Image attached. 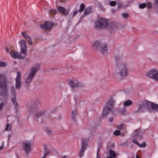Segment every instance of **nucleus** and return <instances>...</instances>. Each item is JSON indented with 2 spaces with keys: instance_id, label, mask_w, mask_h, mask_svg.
Listing matches in <instances>:
<instances>
[{
  "instance_id": "obj_1",
  "label": "nucleus",
  "mask_w": 158,
  "mask_h": 158,
  "mask_svg": "<svg viewBox=\"0 0 158 158\" xmlns=\"http://www.w3.org/2000/svg\"><path fill=\"white\" fill-rule=\"evenodd\" d=\"M8 78L6 73H0V95L4 98L7 97Z\"/></svg>"
},
{
  "instance_id": "obj_2",
  "label": "nucleus",
  "mask_w": 158,
  "mask_h": 158,
  "mask_svg": "<svg viewBox=\"0 0 158 158\" xmlns=\"http://www.w3.org/2000/svg\"><path fill=\"white\" fill-rule=\"evenodd\" d=\"M127 63L126 60H119L117 65V69L118 71L117 73L121 76H126L127 75Z\"/></svg>"
},
{
  "instance_id": "obj_3",
  "label": "nucleus",
  "mask_w": 158,
  "mask_h": 158,
  "mask_svg": "<svg viewBox=\"0 0 158 158\" xmlns=\"http://www.w3.org/2000/svg\"><path fill=\"white\" fill-rule=\"evenodd\" d=\"M115 101L113 99H111L107 101L103 107L102 114L101 118H102L106 117L107 115L111 111L113 106L115 105Z\"/></svg>"
},
{
  "instance_id": "obj_4",
  "label": "nucleus",
  "mask_w": 158,
  "mask_h": 158,
  "mask_svg": "<svg viewBox=\"0 0 158 158\" xmlns=\"http://www.w3.org/2000/svg\"><path fill=\"white\" fill-rule=\"evenodd\" d=\"M40 66V64H36L35 67H33L31 69V72L26 77L25 80L26 84L29 85L31 83L36 73L39 69Z\"/></svg>"
},
{
  "instance_id": "obj_5",
  "label": "nucleus",
  "mask_w": 158,
  "mask_h": 158,
  "mask_svg": "<svg viewBox=\"0 0 158 158\" xmlns=\"http://www.w3.org/2000/svg\"><path fill=\"white\" fill-rule=\"evenodd\" d=\"M84 86V84L82 82H80L74 78L70 80V86L71 90L73 92L76 91L78 88L82 87Z\"/></svg>"
},
{
  "instance_id": "obj_6",
  "label": "nucleus",
  "mask_w": 158,
  "mask_h": 158,
  "mask_svg": "<svg viewBox=\"0 0 158 158\" xmlns=\"http://www.w3.org/2000/svg\"><path fill=\"white\" fill-rule=\"evenodd\" d=\"M108 25L107 20L102 18H99L95 23V28L97 29L105 28Z\"/></svg>"
},
{
  "instance_id": "obj_7",
  "label": "nucleus",
  "mask_w": 158,
  "mask_h": 158,
  "mask_svg": "<svg viewBox=\"0 0 158 158\" xmlns=\"http://www.w3.org/2000/svg\"><path fill=\"white\" fill-rule=\"evenodd\" d=\"M29 113H33L35 115V120L38 119L41 116H44L46 112L44 110H41L36 107H31L29 111Z\"/></svg>"
},
{
  "instance_id": "obj_8",
  "label": "nucleus",
  "mask_w": 158,
  "mask_h": 158,
  "mask_svg": "<svg viewBox=\"0 0 158 158\" xmlns=\"http://www.w3.org/2000/svg\"><path fill=\"white\" fill-rule=\"evenodd\" d=\"M137 105L139 106L137 110L135 111L134 114H137L139 113L143 112L146 110H148V101L139 102L137 103Z\"/></svg>"
},
{
  "instance_id": "obj_9",
  "label": "nucleus",
  "mask_w": 158,
  "mask_h": 158,
  "mask_svg": "<svg viewBox=\"0 0 158 158\" xmlns=\"http://www.w3.org/2000/svg\"><path fill=\"white\" fill-rule=\"evenodd\" d=\"M21 54L17 52L12 50L10 52V54L11 56L15 59H23L25 58L26 55L25 53H22L21 51Z\"/></svg>"
},
{
  "instance_id": "obj_10",
  "label": "nucleus",
  "mask_w": 158,
  "mask_h": 158,
  "mask_svg": "<svg viewBox=\"0 0 158 158\" xmlns=\"http://www.w3.org/2000/svg\"><path fill=\"white\" fill-rule=\"evenodd\" d=\"M10 93L13 97L11 98V100L14 105L15 110L17 111L18 109V105L16 101V93H15V88L13 87H11L10 89Z\"/></svg>"
},
{
  "instance_id": "obj_11",
  "label": "nucleus",
  "mask_w": 158,
  "mask_h": 158,
  "mask_svg": "<svg viewBox=\"0 0 158 158\" xmlns=\"http://www.w3.org/2000/svg\"><path fill=\"white\" fill-rule=\"evenodd\" d=\"M148 77L154 79L156 81H158V71L155 69L150 70L147 74Z\"/></svg>"
},
{
  "instance_id": "obj_12",
  "label": "nucleus",
  "mask_w": 158,
  "mask_h": 158,
  "mask_svg": "<svg viewBox=\"0 0 158 158\" xmlns=\"http://www.w3.org/2000/svg\"><path fill=\"white\" fill-rule=\"evenodd\" d=\"M54 23L50 21H46L40 25L41 28L44 31L50 30L53 27Z\"/></svg>"
},
{
  "instance_id": "obj_13",
  "label": "nucleus",
  "mask_w": 158,
  "mask_h": 158,
  "mask_svg": "<svg viewBox=\"0 0 158 158\" xmlns=\"http://www.w3.org/2000/svg\"><path fill=\"white\" fill-rule=\"evenodd\" d=\"M23 148L27 154L30 152L31 148V142L29 141H24L23 142Z\"/></svg>"
},
{
  "instance_id": "obj_14",
  "label": "nucleus",
  "mask_w": 158,
  "mask_h": 158,
  "mask_svg": "<svg viewBox=\"0 0 158 158\" xmlns=\"http://www.w3.org/2000/svg\"><path fill=\"white\" fill-rule=\"evenodd\" d=\"M87 143V141L85 139L82 140L81 147L79 154L80 158L83 155L84 152L85 150Z\"/></svg>"
},
{
  "instance_id": "obj_15",
  "label": "nucleus",
  "mask_w": 158,
  "mask_h": 158,
  "mask_svg": "<svg viewBox=\"0 0 158 158\" xmlns=\"http://www.w3.org/2000/svg\"><path fill=\"white\" fill-rule=\"evenodd\" d=\"M21 73L18 72L15 79V87L17 89H19L21 85Z\"/></svg>"
},
{
  "instance_id": "obj_16",
  "label": "nucleus",
  "mask_w": 158,
  "mask_h": 158,
  "mask_svg": "<svg viewBox=\"0 0 158 158\" xmlns=\"http://www.w3.org/2000/svg\"><path fill=\"white\" fill-rule=\"evenodd\" d=\"M19 43L21 45V52L22 53H25L27 54V46L26 45V42L24 40H20L19 41Z\"/></svg>"
},
{
  "instance_id": "obj_17",
  "label": "nucleus",
  "mask_w": 158,
  "mask_h": 158,
  "mask_svg": "<svg viewBox=\"0 0 158 158\" xmlns=\"http://www.w3.org/2000/svg\"><path fill=\"white\" fill-rule=\"evenodd\" d=\"M142 137V135L139 131V130L136 129L132 134V138H136L137 139H141Z\"/></svg>"
},
{
  "instance_id": "obj_18",
  "label": "nucleus",
  "mask_w": 158,
  "mask_h": 158,
  "mask_svg": "<svg viewBox=\"0 0 158 158\" xmlns=\"http://www.w3.org/2000/svg\"><path fill=\"white\" fill-rule=\"evenodd\" d=\"M147 105L148 106V110L151 107L153 110L158 111V105L148 101V104Z\"/></svg>"
},
{
  "instance_id": "obj_19",
  "label": "nucleus",
  "mask_w": 158,
  "mask_h": 158,
  "mask_svg": "<svg viewBox=\"0 0 158 158\" xmlns=\"http://www.w3.org/2000/svg\"><path fill=\"white\" fill-rule=\"evenodd\" d=\"M107 45L105 43L102 44L101 45V48L99 50H100L102 52L103 54H106L108 52V50L107 49Z\"/></svg>"
},
{
  "instance_id": "obj_20",
  "label": "nucleus",
  "mask_w": 158,
  "mask_h": 158,
  "mask_svg": "<svg viewBox=\"0 0 158 158\" xmlns=\"http://www.w3.org/2000/svg\"><path fill=\"white\" fill-rule=\"evenodd\" d=\"M102 44L99 41H95L93 44L94 48L97 50H99L101 48V45H102Z\"/></svg>"
},
{
  "instance_id": "obj_21",
  "label": "nucleus",
  "mask_w": 158,
  "mask_h": 158,
  "mask_svg": "<svg viewBox=\"0 0 158 158\" xmlns=\"http://www.w3.org/2000/svg\"><path fill=\"white\" fill-rule=\"evenodd\" d=\"M57 9L59 12H61L64 15H67L68 13L66 11L64 7L61 6H60L58 7Z\"/></svg>"
},
{
  "instance_id": "obj_22",
  "label": "nucleus",
  "mask_w": 158,
  "mask_h": 158,
  "mask_svg": "<svg viewBox=\"0 0 158 158\" xmlns=\"http://www.w3.org/2000/svg\"><path fill=\"white\" fill-rule=\"evenodd\" d=\"M77 110H74L72 111L71 118L74 123H75L76 120V118L77 114Z\"/></svg>"
},
{
  "instance_id": "obj_23",
  "label": "nucleus",
  "mask_w": 158,
  "mask_h": 158,
  "mask_svg": "<svg viewBox=\"0 0 158 158\" xmlns=\"http://www.w3.org/2000/svg\"><path fill=\"white\" fill-rule=\"evenodd\" d=\"M133 103L132 102L131 100H127L123 103V105L124 107L126 108L130 106Z\"/></svg>"
},
{
  "instance_id": "obj_24",
  "label": "nucleus",
  "mask_w": 158,
  "mask_h": 158,
  "mask_svg": "<svg viewBox=\"0 0 158 158\" xmlns=\"http://www.w3.org/2000/svg\"><path fill=\"white\" fill-rule=\"evenodd\" d=\"M44 149L45 151V152L44 153V156L42 157V158H46L47 155L50 153V152H49L48 150V148H47V146L46 145H44Z\"/></svg>"
},
{
  "instance_id": "obj_25",
  "label": "nucleus",
  "mask_w": 158,
  "mask_h": 158,
  "mask_svg": "<svg viewBox=\"0 0 158 158\" xmlns=\"http://www.w3.org/2000/svg\"><path fill=\"white\" fill-rule=\"evenodd\" d=\"M92 11L90 7H88L86 8L84 11V15H89Z\"/></svg>"
},
{
  "instance_id": "obj_26",
  "label": "nucleus",
  "mask_w": 158,
  "mask_h": 158,
  "mask_svg": "<svg viewBox=\"0 0 158 158\" xmlns=\"http://www.w3.org/2000/svg\"><path fill=\"white\" fill-rule=\"evenodd\" d=\"M85 8V4L83 3H82L81 4L80 7V9L79 10V11L80 12H82L84 9Z\"/></svg>"
},
{
  "instance_id": "obj_27",
  "label": "nucleus",
  "mask_w": 158,
  "mask_h": 158,
  "mask_svg": "<svg viewBox=\"0 0 158 158\" xmlns=\"http://www.w3.org/2000/svg\"><path fill=\"white\" fill-rule=\"evenodd\" d=\"M23 35L24 37L26 39H29L31 38L30 36L27 35L26 32H23Z\"/></svg>"
},
{
  "instance_id": "obj_28",
  "label": "nucleus",
  "mask_w": 158,
  "mask_h": 158,
  "mask_svg": "<svg viewBox=\"0 0 158 158\" xmlns=\"http://www.w3.org/2000/svg\"><path fill=\"white\" fill-rule=\"evenodd\" d=\"M147 6L146 3L140 4L139 5V7L140 9H143L145 7Z\"/></svg>"
},
{
  "instance_id": "obj_29",
  "label": "nucleus",
  "mask_w": 158,
  "mask_h": 158,
  "mask_svg": "<svg viewBox=\"0 0 158 158\" xmlns=\"http://www.w3.org/2000/svg\"><path fill=\"white\" fill-rule=\"evenodd\" d=\"M79 96L77 95H75L74 96V99L75 101V103H77L78 102Z\"/></svg>"
},
{
  "instance_id": "obj_30",
  "label": "nucleus",
  "mask_w": 158,
  "mask_h": 158,
  "mask_svg": "<svg viewBox=\"0 0 158 158\" xmlns=\"http://www.w3.org/2000/svg\"><path fill=\"white\" fill-rule=\"evenodd\" d=\"M117 2H116L114 1H111L109 2V4L111 6H114L117 4Z\"/></svg>"
},
{
  "instance_id": "obj_31",
  "label": "nucleus",
  "mask_w": 158,
  "mask_h": 158,
  "mask_svg": "<svg viewBox=\"0 0 158 158\" xmlns=\"http://www.w3.org/2000/svg\"><path fill=\"white\" fill-rule=\"evenodd\" d=\"M117 3L118 4V8H120L122 7V4L121 1H117Z\"/></svg>"
},
{
  "instance_id": "obj_32",
  "label": "nucleus",
  "mask_w": 158,
  "mask_h": 158,
  "mask_svg": "<svg viewBox=\"0 0 158 158\" xmlns=\"http://www.w3.org/2000/svg\"><path fill=\"white\" fill-rule=\"evenodd\" d=\"M138 146L140 148H144L146 146V143L145 142H143L141 144L139 143Z\"/></svg>"
},
{
  "instance_id": "obj_33",
  "label": "nucleus",
  "mask_w": 158,
  "mask_h": 158,
  "mask_svg": "<svg viewBox=\"0 0 158 158\" xmlns=\"http://www.w3.org/2000/svg\"><path fill=\"white\" fill-rule=\"evenodd\" d=\"M6 65V64L5 62L2 61H0V67H5Z\"/></svg>"
},
{
  "instance_id": "obj_34",
  "label": "nucleus",
  "mask_w": 158,
  "mask_h": 158,
  "mask_svg": "<svg viewBox=\"0 0 158 158\" xmlns=\"http://www.w3.org/2000/svg\"><path fill=\"white\" fill-rule=\"evenodd\" d=\"M117 128L120 130H123L124 129L123 125L122 124L117 126Z\"/></svg>"
},
{
  "instance_id": "obj_35",
  "label": "nucleus",
  "mask_w": 158,
  "mask_h": 158,
  "mask_svg": "<svg viewBox=\"0 0 158 158\" xmlns=\"http://www.w3.org/2000/svg\"><path fill=\"white\" fill-rule=\"evenodd\" d=\"M113 133L115 135H118L120 134L121 132L119 130H116Z\"/></svg>"
},
{
  "instance_id": "obj_36",
  "label": "nucleus",
  "mask_w": 158,
  "mask_h": 158,
  "mask_svg": "<svg viewBox=\"0 0 158 158\" xmlns=\"http://www.w3.org/2000/svg\"><path fill=\"white\" fill-rule=\"evenodd\" d=\"M124 107L122 109V110H119V112L121 113V114H123L125 111H126V109Z\"/></svg>"
},
{
  "instance_id": "obj_37",
  "label": "nucleus",
  "mask_w": 158,
  "mask_h": 158,
  "mask_svg": "<svg viewBox=\"0 0 158 158\" xmlns=\"http://www.w3.org/2000/svg\"><path fill=\"white\" fill-rule=\"evenodd\" d=\"M147 6L148 8H151L152 6V3L149 2H148L147 3Z\"/></svg>"
},
{
  "instance_id": "obj_38",
  "label": "nucleus",
  "mask_w": 158,
  "mask_h": 158,
  "mask_svg": "<svg viewBox=\"0 0 158 158\" xmlns=\"http://www.w3.org/2000/svg\"><path fill=\"white\" fill-rule=\"evenodd\" d=\"M122 16L123 18L126 19L128 16V14L127 13H123Z\"/></svg>"
},
{
  "instance_id": "obj_39",
  "label": "nucleus",
  "mask_w": 158,
  "mask_h": 158,
  "mask_svg": "<svg viewBox=\"0 0 158 158\" xmlns=\"http://www.w3.org/2000/svg\"><path fill=\"white\" fill-rule=\"evenodd\" d=\"M28 43L30 45H31L32 44V41L31 39V38L29 39V40Z\"/></svg>"
},
{
  "instance_id": "obj_40",
  "label": "nucleus",
  "mask_w": 158,
  "mask_h": 158,
  "mask_svg": "<svg viewBox=\"0 0 158 158\" xmlns=\"http://www.w3.org/2000/svg\"><path fill=\"white\" fill-rule=\"evenodd\" d=\"M132 142L134 143L137 144L138 145L139 143L137 142V141L135 139H133Z\"/></svg>"
},
{
  "instance_id": "obj_41",
  "label": "nucleus",
  "mask_w": 158,
  "mask_h": 158,
  "mask_svg": "<svg viewBox=\"0 0 158 158\" xmlns=\"http://www.w3.org/2000/svg\"><path fill=\"white\" fill-rule=\"evenodd\" d=\"M4 106V104L3 102L1 103L0 104V110H2L3 107Z\"/></svg>"
},
{
  "instance_id": "obj_42",
  "label": "nucleus",
  "mask_w": 158,
  "mask_h": 158,
  "mask_svg": "<svg viewBox=\"0 0 158 158\" xmlns=\"http://www.w3.org/2000/svg\"><path fill=\"white\" fill-rule=\"evenodd\" d=\"M46 133H47V134L48 135H50L51 134V131H50V130L47 129L46 130Z\"/></svg>"
},
{
  "instance_id": "obj_43",
  "label": "nucleus",
  "mask_w": 158,
  "mask_h": 158,
  "mask_svg": "<svg viewBox=\"0 0 158 158\" xmlns=\"http://www.w3.org/2000/svg\"><path fill=\"white\" fill-rule=\"evenodd\" d=\"M9 125L8 124L6 125L5 130L7 131V130H10V129H9Z\"/></svg>"
},
{
  "instance_id": "obj_44",
  "label": "nucleus",
  "mask_w": 158,
  "mask_h": 158,
  "mask_svg": "<svg viewBox=\"0 0 158 158\" xmlns=\"http://www.w3.org/2000/svg\"><path fill=\"white\" fill-rule=\"evenodd\" d=\"M51 11L53 12L55 14H56L57 13V10H56L53 9L51 10Z\"/></svg>"
},
{
  "instance_id": "obj_45",
  "label": "nucleus",
  "mask_w": 158,
  "mask_h": 158,
  "mask_svg": "<svg viewBox=\"0 0 158 158\" xmlns=\"http://www.w3.org/2000/svg\"><path fill=\"white\" fill-rule=\"evenodd\" d=\"M77 13V11H75L73 13L72 16L73 17Z\"/></svg>"
},
{
  "instance_id": "obj_46",
  "label": "nucleus",
  "mask_w": 158,
  "mask_h": 158,
  "mask_svg": "<svg viewBox=\"0 0 158 158\" xmlns=\"http://www.w3.org/2000/svg\"><path fill=\"white\" fill-rule=\"evenodd\" d=\"M69 70L67 68H63V71H65L66 72H67Z\"/></svg>"
},
{
  "instance_id": "obj_47",
  "label": "nucleus",
  "mask_w": 158,
  "mask_h": 158,
  "mask_svg": "<svg viewBox=\"0 0 158 158\" xmlns=\"http://www.w3.org/2000/svg\"><path fill=\"white\" fill-rule=\"evenodd\" d=\"M113 120V118L112 117L110 118L109 119V120L110 122H111Z\"/></svg>"
},
{
  "instance_id": "obj_48",
  "label": "nucleus",
  "mask_w": 158,
  "mask_h": 158,
  "mask_svg": "<svg viewBox=\"0 0 158 158\" xmlns=\"http://www.w3.org/2000/svg\"><path fill=\"white\" fill-rule=\"evenodd\" d=\"M99 149H97V158H98V152L99 151Z\"/></svg>"
},
{
  "instance_id": "obj_49",
  "label": "nucleus",
  "mask_w": 158,
  "mask_h": 158,
  "mask_svg": "<svg viewBox=\"0 0 158 158\" xmlns=\"http://www.w3.org/2000/svg\"><path fill=\"white\" fill-rule=\"evenodd\" d=\"M6 48V52H9L8 49L7 48Z\"/></svg>"
},
{
  "instance_id": "obj_50",
  "label": "nucleus",
  "mask_w": 158,
  "mask_h": 158,
  "mask_svg": "<svg viewBox=\"0 0 158 158\" xmlns=\"http://www.w3.org/2000/svg\"><path fill=\"white\" fill-rule=\"evenodd\" d=\"M136 158H140L138 155H136Z\"/></svg>"
},
{
  "instance_id": "obj_51",
  "label": "nucleus",
  "mask_w": 158,
  "mask_h": 158,
  "mask_svg": "<svg viewBox=\"0 0 158 158\" xmlns=\"http://www.w3.org/2000/svg\"><path fill=\"white\" fill-rule=\"evenodd\" d=\"M62 157H63V158H65L67 157V156H63Z\"/></svg>"
},
{
  "instance_id": "obj_52",
  "label": "nucleus",
  "mask_w": 158,
  "mask_h": 158,
  "mask_svg": "<svg viewBox=\"0 0 158 158\" xmlns=\"http://www.w3.org/2000/svg\"><path fill=\"white\" fill-rule=\"evenodd\" d=\"M156 2L158 4V0H156Z\"/></svg>"
},
{
  "instance_id": "obj_53",
  "label": "nucleus",
  "mask_w": 158,
  "mask_h": 158,
  "mask_svg": "<svg viewBox=\"0 0 158 158\" xmlns=\"http://www.w3.org/2000/svg\"><path fill=\"white\" fill-rule=\"evenodd\" d=\"M71 70H74V69H73V68H72L71 69Z\"/></svg>"
},
{
  "instance_id": "obj_54",
  "label": "nucleus",
  "mask_w": 158,
  "mask_h": 158,
  "mask_svg": "<svg viewBox=\"0 0 158 158\" xmlns=\"http://www.w3.org/2000/svg\"><path fill=\"white\" fill-rule=\"evenodd\" d=\"M2 148H0V150H1Z\"/></svg>"
},
{
  "instance_id": "obj_55",
  "label": "nucleus",
  "mask_w": 158,
  "mask_h": 158,
  "mask_svg": "<svg viewBox=\"0 0 158 158\" xmlns=\"http://www.w3.org/2000/svg\"><path fill=\"white\" fill-rule=\"evenodd\" d=\"M157 158H158V157Z\"/></svg>"
}]
</instances>
